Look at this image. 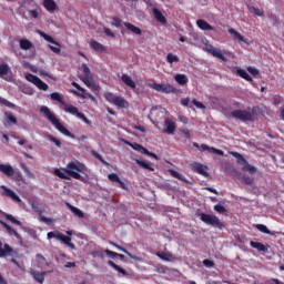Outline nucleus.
I'll list each match as a JSON object with an SVG mask.
<instances>
[{"mask_svg":"<svg viewBox=\"0 0 284 284\" xmlns=\"http://www.w3.org/2000/svg\"><path fill=\"white\" fill-rule=\"evenodd\" d=\"M121 23H122V21L120 20L119 17H113L112 26H114L115 28H121Z\"/></svg>","mask_w":284,"mask_h":284,"instance_id":"obj_60","label":"nucleus"},{"mask_svg":"<svg viewBox=\"0 0 284 284\" xmlns=\"http://www.w3.org/2000/svg\"><path fill=\"white\" fill-rule=\"evenodd\" d=\"M92 156H94L95 159H98V161H101V163H103L104 165H108V162H105V160H103V156L97 152V151H91Z\"/></svg>","mask_w":284,"mask_h":284,"instance_id":"obj_51","label":"nucleus"},{"mask_svg":"<svg viewBox=\"0 0 284 284\" xmlns=\"http://www.w3.org/2000/svg\"><path fill=\"white\" fill-rule=\"evenodd\" d=\"M19 43H20V49L21 50H31V48L33 45L30 42V40H28V39H21V40H19Z\"/></svg>","mask_w":284,"mask_h":284,"instance_id":"obj_40","label":"nucleus"},{"mask_svg":"<svg viewBox=\"0 0 284 284\" xmlns=\"http://www.w3.org/2000/svg\"><path fill=\"white\" fill-rule=\"evenodd\" d=\"M34 85L39 88V90H43V92H47V90L50 88L45 82H43L40 78H38V81H36Z\"/></svg>","mask_w":284,"mask_h":284,"instance_id":"obj_43","label":"nucleus"},{"mask_svg":"<svg viewBox=\"0 0 284 284\" xmlns=\"http://www.w3.org/2000/svg\"><path fill=\"white\" fill-rule=\"evenodd\" d=\"M174 80L176 81V83H179V85H186L189 81L187 75L181 73L175 74Z\"/></svg>","mask_w":284,"mask_h":284,"instance_id":"obj_38","label":"nucleus"},{"mask_svg":"<svg viewBox=\"0 0 284 284\" xmlns=\"http://www.w3.org/2000/svg\"><path fill=\"white\" fill-rule=\"evenodd\" d=\"M63 108H64V112H68L69 114H73V116H79V114H81V112H79V109L74 105H70L64 102Z\"/></svg>","mask_w":284,"mask_h":284,"instance_id":"obj_30","label":"nucleus"},{"mask_svg":"<svg viewBox=\"0 0 284 284\" xmlns=\"http://www.w3.org/2000/svg\"><path fill=\"white\" fill-rule=\"evenodd\" d=\"M250 12H252L256 17H263V14H264V12L261 9L256 8V7H252L250 9Z\"/></svg>","mask_w":284,"mask_h":284,"instance_id":"obj_56","label":"nucleus"},{"mask_svg":"<svg viewBox=\"0 0 284 284\" xmlns=\"http://www.w3.org/2000/svg\"><path fill=\"white\" fill-rule=\"evenodd\" d=\"M0 225H2L4 230H7L9 236H16V239H21L19 232L14 231V229H12V226H10L8 223L0 220Z\"/></svg>","mask_w":284,"mask_h":284,"instance_id":"obj_20","label":"nucleus"},{"mask_svg":"<svg viewBox=\"0 0 284 284\" xmlns=\"http://www.w3.org/2000/svg\"><path fill=\"white\" fill-rule=\"evenodd\" d=\"M193 170L194 172H196L197 174H201L202 176H205V178L210 176V173H207V166L201 163H194Z\"/></svg>","mask_w":284,"mask_h":284,"instance_id":"obj_17","label":"nucleus"},{"mask_svg":"<svg viewBox=\"0 0 284 284\" xmlns=\"http://www.w3.org/2000/svg\"><path fill=\"white\" fill-rule=\"evenodd\" d=\"M121 81L124 83V85H128V88H131V90H136V83L132 78L125 73L121 75Z\"/></svg>","mask_w":284,"mask_h":284,"instance_id":"obj_18","label":"nucleus"},{"mask_svg":"<svg viewBox=\"0 0 284 284\" xmlns=\"http://www.w3.org/2000/svg\"><path fill=\"white\" fill-rule=\"evenodd\" d=\"M71 85L73 88H75L78 91L72 90L73 94H75V97H80L81 99H90L91 101H97V98H94V95H92V93H88V91L83 88H81V85L77 82H72Z\"/></svg>","mask_w":284,"mask_h":284,"instance_id":"obj_10","label":"nucleus"},{"mask_svg":"<svg viewBox=\"0 0 284 284\" xmlns=\"http://www.w3.org/2000/svg\"><path fill=\"white\" fill-rule=\"evenodd\" d=\"M50 99H52V101H58V103H61L62 105H65V100H63V97L59 92L51 93Z\"/></svg>","mask_w":284,"mask_h":284,"instance_id":"obj_41","label":"nucleus"},{"mask_svg":"<svg viewBox=\"0 0 284 284\" xmlns=\"http://www.w3.org/2000/svg\"><path fill=\"white\" fill-rule=\"evenodd\" d=\"M48 140L51 141V143H54V145H57V148H61V141L57 138H54V135H48Z\"/></svg>","mask_w":284,"mask_h":284,"instance_id":"obj_55","label":"nucleus"},{"mask_svg":"<svg viewBox=\"0 0 284 284\" xmlns=\"http://www.w3.org/2000/svg\"><path fill=\"white\" fill-rule=\"evenodd\" d=\"M168 63H179V55H174L173 53H168L166 55Z\"/></svg>","mask_w":284,"mask_h":284,"instance_id":"obj_45","label":"nucleus"},{"mask_svg":"<svg viewBox=\"0 0 284 284\" xmlns=\"http://www.w3.org/2000/svg\"><path fill=\"white\" fill-rule=\"evenodd\" d=\"M231 116L233 119H237V121L247 123L254 121V116H263V109H261V106H253L251 112L245 110H235L231 112Z\"/></svg>","mask_w":284,"mask_h":284,"instance_id":"obj_2","label":"nucleus"},{"mask_svg":"<svg viewBox=\"0 0 284 284\" xmlns=\"http://www.w3.org/2000/svg\"><path fill=\"white\" fill-rule=\"evenodd\" d=\"M104 99H105V101H108V103H112L116 108L123 109V108H129L130 106V103H128V101H125L124 98L115 95L112 92H105L104 93Z\"/></svg>","mask_w":284,"mask_h":284,"instance_id":"obj_7","label":"nucleus"},{"mask_svg":"<svg viewBox=\"0 0 284 284\" xmlns=\"http://www.w3.org/2000/svg\"><path fill=\"white\" fill-rule=\"evenodd\" d=\"M200 220L202 223H205V225H211L212 227H217V230H223L225 227V224L221 222L219 216L214 214H207V213H200L199 214Z\"/></svg>","mask_w":284,"mask_h":284,"instance_id":"obj_4","label":"nucleus"},{"mask_svg":"<svg viewBox=\"0 0 284 284\" xmlns=\"http://www.w3.org/2000/svg\"><path fill=\"white\" fill-rule=\"evenodd\" d=\"M203 265H204V267L212 268V267H214V261L206 258L203 261Z\"/></svg>","mask_w":284,"mask_h":284,"instance_id":"obj_61","label":"nucleus"},{"mask_svg":"<svg viewBox=\"0 0 284 284\" xmlns=\"http://www.w3.org/2000/svg\"><path fill=\"white\" fill-rule=\"evenodd\" d=\"M110 244L113 245V247H116L118 250H120V252H123L124 254H126V256H129V258H132L133 261H142L141 257L133 255L128 250L123 248L122 246H119V244H116L114 242H110Z\"/></svg>","mask_w":284,"mask_h":284,"instance_id":"obj_24","label":"nucleus"},{"mask_svg":"<svg viewBox=\"0 0 284 284\" xmlns=\"http://www.w3.org/2000/svg\"><path fill=\"white\" fill-rule=\"evenodd\" d=\"M8 72H10V67L6 63L0 64V78L4 79V81H12L11 77L6 78Z\"/></svg>","mask_w":284,"mask_h":284,"instance_id":"obj_26","label":"nucleus"},{"mask_svg":"<svg viewBox=\"0 0 284 284\" xmlns=\"http://www.w3.org/2000/svg\"><path fill=\"white\" fill-rule=\"evenodd\" d=\"M247 72H250V74H252L253 77L258 75V69H256L254 67H248Z\"/></svg>","mask_w":284,"mask_h":284,"instance_id":"obj_63","label":"nucleus"},{"mask_svg":"<svg viewBox=\"0 0 284 284\" xmlns=\"http://www.w3.org/2000/svg\"><path fill=\"white\" fill-rule=\"evenodd\" d=\"M3 190L4 196H8L9 199H12V201H16L17 203H21V197L14 193L11 189H8L6 185L1 186Z\"/></svg>","mask_w":284,"mask_h":284,"instance_id":"obj_16","label":"nucleus"},{"mask_svg":"<svg viewBox=\"0 0 284 284\" xmlns=\"http://www.w3.org/2000/svg\"><path fill=\"white\" fill-rule=\"evenodd\" d=\"M236 74L239 77H241V79H244V81H248V82L253 81V79L251 78L250 73H247V71H245L244 69H237L236 70Z\"/></svg>","mask_w":284,"mask_h":284,"instance_id":"obj_37","label":"nucleus"},{"mask_svg":"<svg viewBox=\"0 0 284 284\" xmlns=\"http://www.w3.org/2000/svg\"><path fill=\"white\" fill-rule=\"evenodd\" d=\"M108 265H110V267H112L113 270H115V272H118L119 274H122V276H128V271H125V268L119 266L116 263H114L112 260L108 261Z\"/></svg>","mask_w":284,"mask_h":284,"instance_id":"obj_29","label":"nucleus"},{"mask_svg":"<svg viewBox=\"0 0 284 284\" xmlns=\"http://www.w3.org/2000/svg\"><path fill=\"white\" fill-rule=\"evenodd\" d=\"M232 156L237 159L239 165H243L242 172H248V174H256V171H257L256 166L251 165L250 162H247V160H245L243 154H241L239 152H232Z\"/></svg>","mask_w":284,"mask_h":284,"instance_id":"obj_6","label":"nucleus"},{"mask_svg":"<svg viewBox=\"0 0 284 284\" xmlns=\"http://www.w3.org/2000/svg\"><path fill=\"white\" fill-rule=\"evenodd\" d=\"M142 154H146V156H152L153 159H155L156 161L159 160V155L155 153L150 152L148 149H144Z\"/></svg>","mask_w":284,"mask_h":284,"instance_id":"obj_62","label":"nucleus"},{"mask_svg":"<svg viewBox=\"0 0 284 284\" xmlns=\"http://www.w3.org/2000/svg\"><path fill=\"white\" fill-rule=\"evenodd\" d=\"M213 210L215 212H219V214H225V212H227V209H225V206H223L222 204H215Z\"/></svg>","mask_w":284,"mask_h":284,"instance_id":"obj_50","label":"nucleus"},{"mask_svg":"<svg viewBox=\"0 0 284 284\" xmlns=\"http://www.w3.org/2000/svg\"><path fill=\"white\" fill-rule=\"evenodd\" d=\"M40 112L42 114H44L45 119H48V121H50V123H52V125H54L55 130L60 131L61 134H64V136H72V133L65 126H63V124H61V122L58 120L57 115H54V113H52V111H50V108L41 106Z\"/></svg>","mask_w":284,"mask_h":284,"instance_id":"obj_3","label":"nucleus"},{"mask_svg":"<svg viewBox=\"0 0 284 284\" xmlns=\"http://www.w3.org/2000/svg\"><path fill=\"white\" fill-rule=\"evenodd\" d=\"M82 72H83L82 77H93L92 72L90 71V68L85 63L82 64Z\"/></svg>","mask_w":284,"mask_h":284,"instance_id":"obj_52","label":"nucleus"},{"mask_svg":"<svg viewBox=\"0 0 284 284\" xmlns=\"http://www.w3.org/2000/svg\"><path fill=\"white\" fill-rule=\"evenodd\" d=\"M125 145H129V148H132V150H135V152H140L143 154L145 148L136 142L132 143L130 141H124Z\"/></svg>","mask_w":284,"mask_h":284,"instance_id":"obj_33","label":"nucleus"},{"mask_svg":"<svg viewBox=\"0 0 284 284\" xmlns=\"http://www.w3.org/2000/svg\"><path fill=\"white\" fill-rule=\"evenodd\" d=\"M264 284H284V282H281L278 278H268L264 282Z\"/></svg>","mask_w":284,"mask_h":284,"instance_id":"obj_59","label":"nucleus"},{"mask_svg":"<svg viewBox=\"0 0 284 284\" xmlns=\"http://www.w3.org/2000/svg\"><path fill=\"white\" fill-rule=\"evenodd\" d=\"M43 7L48 12H54V10H57V2H54V0H44Z\"/></svg>","mask_w":284,"mask_h":284,"instance_id":"obj_34","label":"nucleus"},{"mask_svg":"<svg viewBox=\"0 0 284 284\" xmlns=\"http://www.w3.org/2000/svg\"><path fill=\"white\" fill-rule=\"evenodd\" d=\"M242 181L245 185H254V179L251 176L244 175Z\"/></svg>","mask_w":284,"mask_h":284,"instance_id":"obj_53","label":"nucleus"},{"mask_svg":"<svg viewBox=\"0 0 284 284\" xmlns=\"http://www.w3.org/2000/svg\"><path fill=\"white\" fill-rule=\"evenodd\" d=\"M64 245H68L71 250H74V243H72V237L71 236H65L63 233L60 235V240Z\"/></svg>","mask_w":284,"mask_h":284,"instance_id":"obj_32","label":"nucleus"},{"mask_svg":"<svg viewBox=\"0 0 284 284\" xmlns=\"http://www.w3.org/2000/svg\"><path fill=\"white\" fill-rule=\"evenodd\" d=\"M163 132L164 134H174V132H176V123H174L172 119L168 118L163 124Z\"/></svg>","mask_w":284,"mask_h":284,"instance_id":"obj_14","label":"nucleus"},{"mask_svg":"<svg viewBox=\"0 0 284 284\" xmlns=\"http://www.w3.org/2000/svg\"><path fill=\"white\" fill-rule=\"evenodd\" d=\"M65 205L67 207L70 209V211L72 212V214H74V216H78V219H84L85 214L79 207L73 206L69 202H67Z\"/></svg>","mask_w":284,"mask_h":284,"instance_id":"obj_27","label":"nucleus"},{"mask_svg":"<svg viewBox=\"0 0 284 284\" xmlns=\"http://www.w3.org/2000/svg\"><path fill=\"white\" fill-rule=\"evenodd\" d=\"M251 247H253L254 250H257V252H267V246H265L263 243L261 242H254L251 241L250 242Z\"/></svg>","mask_w":284,"mask_h":284,"instance_id":"obj_36","label":"nucleus"},{"mask_svg":"<svg viewBox=\"0 0 284 284\" xmlns=\"http://www.w3.org/2000/svg\"><path fill=\"white\" fill-rule=\"evenodd\" d=\"M4 219L7 221H10V223H13V225H21V221L17 220L14 216H12L10 214H6Z\"/></svg>","mask_w":284,"mask_h":284,"instance_id":"obj_48","label":"nucleus"},{"mask_svg":"<svg viewBox=\"0 0 284 284\" xmlns=\"http://www.w3.org/2000/svg\"><path fill=\"white\" fill-rule=\"evenodd\" d=\"M232 156L237 159L239 165H243L242 172H248V174H256V171H257L256 166L251 165L250 162H247V160H245L243 154H241L239 152H232Z\"/></svg>","mask_w":284,"mask_h":284,"instance_id":"obj_5","label":"nucleus"},{"mask_svg":"<svg viewBox=\"0 0 284 284\" xmlns=\"http://www.w3.org/2000/svg\"><path fill=\"white\" fill-rule=\"evenodd\" d=\"M193 148H196V150H201L202 152L209 151L210 154H217L219 156H223L225 152L223 150L216 149L214 146H209L207 144H201L194 142Z\"/></svg>","mask_w":284,"mask_h":284,"instance_id":"obj_12","label":"nucleus"},{"mask_svg":"<svg viewBox=\"0 0 284 284\" xmlns=\"http://www.w3.org/2000/svg\"><path fill=\"white\" fill-rule=\"evenodd\" d=\"M192 103H193V105H195V108H197L199 110H205V109H206L205 104H203V102H200V101L196 100V99H193V100H192Z\"/></svg>","mask_w":284,"mask_h":284,"instance_id":"obj_54","label":"nucleus"},{"mask_svg":"<svg viewBox=\"0 0 284 284\" xmlns=\"http://www.w3.org/2000/svg\"><path fill=\"white\" fill-rule=\"evenodd\" d=\"M149 88H152V90H155V92H162L163 94H176V88L170 83L161 84L154 82L149 84Z\"/></svg>","mask_w":284,"mask_h":284,"instance_id":"obj_8","label":"nucleus"},{"mask_svg":"<svg viewBox=\"0 0 284 284\" xmlns=\"http://www.w3.org/2000/svg\"><path fill=\"white\" fill-rule=\"evenodd\" d=\"M204 51L207 52L209 54H212V57L220 59L221 61H227V58L223 55V52L221 51V49L214 48V45L210 43L204 44Z\"/></svg>","mask_w":284,"mask_h":284,"instance_id":"obj_11","label":"nucleus"},{"mask_svg":"<svg viewBox=\"0 0 284 284\" xmlns=\"http://www.w3.org/2000/svg\"><path fill=\"white\" fill-rule=\"evenodd\" d=\"M31 207H32L33 211H36L37 214H39L40 220L42 221V223L49 224V223L52 222V219L43 216V210H41V207H39L38 204H33V205H31Z\"/></svg>","mask_w":284,"mask_h":284,"instance_id":"obj_19","label":"nucleus"},{"mask_svg":"<svg viewBox=\"0 0 284 284\" xmlns=\"http://www.w3.org/2000/svg\"><path fill=\"white\" fill-rule=\"evenodd\" d=\"M14 250L9 244H3L0 241V258H6V256H13Z\"/></svg>","mask_w":284,"mask_h":284,"instance_id":"obj_13","label":"nucleus"},{"mask_svg":"<svg viewBox=\"0 0 284 284\" xmlns=\"http://www.w3.org/2000/svg\"><path fill=\"white\" fill-rule=\"evenodd\" d=\"M38 34L44 39V41H48L49 43H53V45L49 44L48 48L51 50V52H54V54H60L61 53V43L57 42L54 38L51 36H48V33L38 30ZM57 45V47H54Z\"/></svg>","mask_w":284,"mask_h":284,"instance_id":"obj_9","label":"nucleus"},{"mask_svg":"<svg viewBox=\"0 0 284 284\" xmlns=\"http://www.w3.org/2000/svg\"><path fill=\"white\" fill-rule=\"evenodd\" d=\"M63 172L60 169L54 170L55 176H58L59 179H63L64 181H70V176L71 179H75L77 181H83V176L80 175V173L84 174V172H88V168L85 166V164L79 161L69 162L67 164V169H63Z\"/></svg>","mask_w":284,"mask_h":284,"instance_id":"obj_1","label":"nucleus"},{"mask_svg":"<svg viewBox=\"0 0 284 284\" xmlns=\"http://www.w3.org/2000/svg\"><path fill=\"white\" fill-rule=\"evenodd\" d=\"M81 81L87 85V88H92V83H94V78L93 75H87V77H81Z\"/></svg>","mask_w":284,"mask_h":284,"instance_id":"obj_42","label":"nucleus"},{"mask_svg":"<svg viewBox=\"0 0 284 284\" xmlns=\"http://www.w3.org/2000/svg\"><path fill=\"white\" fill-rule=\"evenodd\" d=\"M123 26L126 28V30H130V32H133V34H138L139 37H141V34H143V31L141 30V28H139L130 22H123Z\"/></svg>","mask_w":284,"mask_h":284,"instance_id":"obj_28","label":"nucleus"},{"mask_svg":"<svg viewBox=\"0 0 284 284\" xmlns=\"http://www.w3.org/2000/svg\"><path fill=\"white\" fill-rule=\"evenodd\" d=\"M0 172L4 174V176H14V169L10 164H0Z\"/></svg>","mask_w":284,"mask_h":284,"instance_id":"obj_21","label":"nucleus"},{"mask_svg":"<svg viewBox=\"0 0 284 284\" xmlns=\"http://www.w3.org/2000/svg\"><path fill=\"white\" fill-rule=\"evenodd\" d=\"M169 173L171 174V176H173V179H178L179 181H185V178L181 175V173L176 172L175 170L170 169Z\"/></svg>","mask_w":284,"mask_h":284,"instance_id":"obj_46","label":"nucleus"},{"mask_svg":"<svg viewBox=\"0 0 284 284\" xmlns=\"http://www.w3.org/2000/svg\"><path fill=\"white\" fill-rule=\"evenodd\" d=\"M61 234H62L61 232L54 231V232H49L47 236L48 239H57V241H60Z\"/></svg>","mask_w":284,"mask_h":284,"instance_id":"obj_49","label":"nucleus"},{"mask_svg":"<svg viewBox=\"0 0 284 284\" xmlns=\"http://www.w3.org/2000/svg\"><path fill=\"white\" fill-rule=\"evenodd\" d=\"M0 105H4L6 108H13L14 105L12 102L6 100L4 98L0 97Z\"/></svg>","mask_w":284,"mask_h":284,"instance_id":"obj_57","label":"nucleus"},{"mask_svg":"<svg viewBox=\"0 0 284 284\" xmlns=\"http://www.w3.org/2000/svg\"><path fill=\"white\" fill-rule=\"evenodd\" d=\"M136 165L139 168H142V170H149V172H154V168L149 163L143 160H135Z\"/></svg>","mask_w":284,"mask_h":284,"instance_id":"obj_35","label":"nucleus"},{"mask_svg":"<svg viewBox=\"0 0 284 284\" xmlns=\"http://www.w3.org/2000/svg\"><path fill=\"white\" fill-rule=\"evenodd\" d=\"M31 276L39 284H43L45 281V272L30 271Z\"/></svg>","mask_w":284,"mask_h":284,"instance_id":"obj_22","label":"nucleus"},{"mask_svg":"<svg viewBox=\"0 0 284 284\" xmlns=\"http://www.w3.org/2000/svg\"><path fill=\"white\" fill-rule=\"evenodd\" d=\"M89 45H90V48H91L92 50H94L95 52H101V53H103V52L106 51L105 47H104L103 44H101V43H100L99 41H97V40H91V41L89 42Z\"/></svg>","mask_w":284,"mask_h":284,"instance_id":"obj_25","label":"nucleus"},{"mask_svg":"<svg viewBox=\"0 0 284 284\" xmlns=\"http://www.w3.org/2000/svg\"><path fill=\"white\" fill-rule=\"evenodd\" d=\"M103 32H104V34H106V37H111L112 39H114V32H112V30H110V28H108V27H104V29H103Z\"/></svg>","mask_w":284,"mask_h":284,"instance_id":"obj_64","label":"nucleus"},{"mask_svg":"<svg viewBox=\"0 0 284 284\" xmlns=\"http://www.w3.org/2000/svg\"><path fill=\"white\" fill-rule=\"evenodd\" d=\"M255 227L263 234H272V231L270 229H267V226L265 224H256Z\"/></svg>","mask_w":284,"mask_h":284,"instance_id":"obj_44","label":"nucleus"},{"mask_svg":"<svg viewBox=\"0 0 284 284\" xmlns=\"http://www.w3.org/2000/svg\"><path fill=\"white\" fill-rule=\"evenodd\" d=\"M152 12H153L154 19H156V21H159V23H161L162 26H165V23H168V19L164 18L161 10H159L158 8H153Z\"/></svg>","mask_w":284,"mask_h":284,"instance_id":"obj_23","label":"nucleus"},{"mask_svg":"<svg viewBox=\"0 0 284 284\" xmlns=\"http://www.w3.org/2000/svg\"><path fill=\"white\" fill-rule=\"evenodd\" d=\"M108 179L109 181H111V183H118L121 190H128V184H125V182H122L121 178H119V174L111 173L108 175Z\"/></svg>","mask_w":284,"mask_h":284,"instance_id":"obj_15","label":"nucleus"},{"mask_svg":"<svg viewBox=\"0 0 284 284\" xmlns=\"http://www.w3.org/2000/svg\"><path fill=\"white\" fill-rule=\"evenodd\" d=\"M26 79L30 83H33V85L39 81V77H37V75L32 74V73H27L26 74Z\"/></svg>","mask_w":284,"mask_h":284,"instance_id":"obj_47","label":"nucleus"},{"mask_svg":"<svg viewBox=\"0 0 284 284\" xmlns=\"http://www.w3.org/2000/svg\"><path fill=\"white\" fill-rule=\"evenodd\" d=\"M6 116H7L9 123H12L13 125L17 124V118H14V115L12 113L7 112Z\"/></svg>","mask_w":284,"mask_h":284,"instance_id":"obj_58","label":"nucleus"},{"mask_svg":"<svg viewBox=\"0 0 284 284\" xmlns=\"http://www.w3.org/2000/svg\"><path fill=\"white\" fill-rule=\"evenodd\" d=\"M196 26L197 28H200V30H215L214 27H212V24H209L207 21L203 19L196 20Z\"/></svg>","mask_w":284,"mask_h":284,"instance_id":"obj_31","label":"nucleus"},{"mask_svg":"<svg viewBox=\"0 0 284 284\" xmlns=\"http://www.w3.org/2000/svg\"><path fill=\"white\" fill-rule=\"evenodd\" d=\"M155 256H158V258H161V261H165L166 263H170V261H172V253L158 252Z\"/></svg>","mask_w":284,"mask_h":284,"instance_id":"obj_39","label":"nucleus"}]
</instances>
